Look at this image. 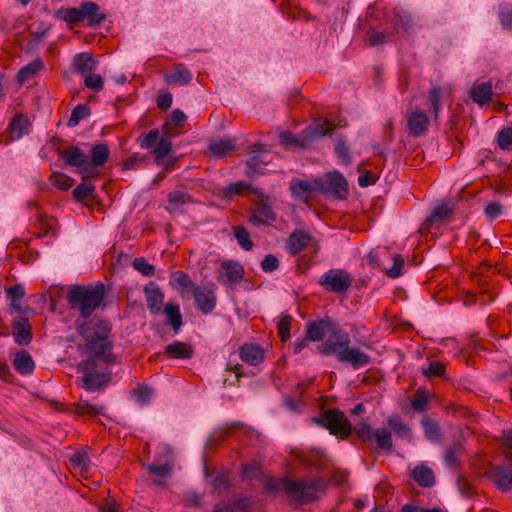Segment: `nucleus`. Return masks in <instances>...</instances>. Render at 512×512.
<instances>
[{"instance_id":"20","label":"nucleus","mask_w":512,"mask_h":512,"mask_svg":"<svg viewBox=\"0 0 512 512\" xmlns=\"http://www.w3.org/2000/svg\"><path fill=\"white\" fill-rule=\"evenodd\" d=\"M208 148L214 157L223 158L235 150L236 144L233 138L224 137L211 141Z\"/></svg>"},{"instance_id":"31","label":"nucleus","mask_w":512,"mask_h":512,"mask_svg":"<svg viewBox=\"0 0 512 512\" xmlns=\"http://www.w3.org/2000/svg\"><path fill=\"white\" fill-rule=\"evenodd\" d=\"M191 80V72L182 65H178L174 72L165 76V81L169 85H185L188 84Z\"/></svg>"},{"instance_id":"35","label":"nucleus","mask_w":512,"mask_h":512,"mask_svg":"<svg viewBox=\"0 0 512 512\" xmlns=\"http://www.w3.org/2000/svg\"><path fill=\"white\" fill-rule=\"evenodd\" d=\"M451 213L452 209L447 205H440L436 207L425 222L426 228L443 224Z\"/></svg>"},{"instance_id":"62","label":"nucleus","mask_w":512,"mask_h":512,"mask_svg":"<svg viewBox=\"0 0 512 512\" xmlns=\"http://www.w3.org/2000/svg\"><path fill=\"white\" fill-rule=\"evenodd\" d=\"M279 267V260L276 256L273 254H268L264 257V259L261 262V268L266 273H271L278 269Z\"/></svg>"},{"instance_id":"22","label":"nucleus","mask_w":512,"mask_h":512,"mask_svg":"<svg viewBox=\"0 0 512 512\" xmlns=\"http://www.w3.org/2000/svg\"><path fill=\"white\" fill-rule=\"evenodd\" d=\"M311 241V235L302 230H295L288 238L287 250L291 255L301 252Z\"/></svg>"},{"instance_id":"52","label":"nucleus","mask_w":512,"mask_h":512,"mask_svg":"<svg viewBox=\"0 0 512 512\" xmlns=\"http://www.w3.org/2000/svg\"><path fill=\"white\" fill-rule=\"evenodd\" d=\"M133 267L144 276H153L155 273L154 266L148 263L143 257L135 258L133 261Z\"/></svg>"},{"instance_id":"54","label":"nucleus","mask_w":512,"mask_h":512,"mask_svg":"<svg viewBox=\"0 0 512 512\" xmlns=\"http://www.w3.org/2000/svg\"><path fill=\"white\" fill-rule=\"evenodd\" d=\"M84 85L86 88L100 91L103 89L104 82L100 75L93 74L92 72L84 76Z\"/></svg>"},{"instance_id":"50","label":"nucleus","mask_w":512,"mask_h":512,"mask_svg":"<svg viewBox=\"0 0 512 512\" xmlns=\"http://www.w3.org/2000/svg\"><path fill=\"white\" fill-rule=\"evenodd\" d=\"M461 450L460 443H454L453 445L446 448L444 452V463L449 467L457 466V454Z\"/></svg>"},{"instance_id":"26","label":"nucleus","mask_w":512,"mask_h":512,"mask_svg":"<svg viewBox=\"0 0 512 512\" xmlns=\"http://www.w3.org/2000/svg\"><path fill=\"white\" fill-rule=\"evenodd\" d=\"M290 190L295 197H304L305 195H308L312 192L319 191L318 180H292L290 182Z\"/></svg>"},{"instance_id":"8","label":"nucleus","mask_w":512,"mask_h":512,"mask_svg":"<svg viewBox=\"0 0 512 512\" xmlns=\"http://www.w3.org/2000/svg\"><path fill=\"white\" fill-rule=\"evenodd\" d=\"M352 276L343 269H330L320 278V285L327 291L344 293L352 285Z\"/></svg>"},{"instance_id":"34","label":"nucleus","mask_w":512,"mask_h":512,"mask_svg":"<svg viewBox=\"0 0 512 512\" xmlns=\"http://www.w3.org/2000/svg\"><path fill=\"white\" fill-rule=\"evenodd\" d=\"M29 121L19 114L16 115L9 124L10 134L13 139H20L24 134L28 133Z\"/></svg>"},{"instance_id":"14","label":"nucleus","mask_w":512,"mask_h":512,"mask_svg":"<svg viewBox=\"0 0 512 512\" xmlns=\"http://www.w3.org/2000/svg\"><path fill=\"white\" fill-rule=\"evenodd\" d=\"M12 329L14 340L18 345H28L32 341L31 325L27 318H15Z\"/></svg>"},{"instance_id":"3","label":"nucleus","mask_w":512,"mask_h":512,"mask_svg":"<svg viewBox=\"0 0 512 512\" xmlns=\"http://www.w3.org/2000/svg\"><path fill=\"white\" fill-rule=\"evenodd\" d=\"M104 298L103 285L96 287L74 285L68 291L67 301L73 310L79 312L83 318L90 317L98 308Z\"/></svg>"},{"instance_id":"9","label":"nucleus","mask_w":512,"mask_h":512,"mask_svg":"<svg viewBox=\"0 0 512 512\" xmlns=\"http://www.w3.org/2000/svg\"><path fill=\"white\" fill-rule=\"evenodd\" d=\"M319 192L345 199L348 194L347 182L338 172L328 173L325 179L318 180Z\"/></svg>"},{"instance_id":"25","label":"nucleus","mask_w":512,"mask_h":512,"mask_svg":"<svg viewBox=\"0 0 512 512\" xmlns=\"http://www.w3.org/2000/svg\"><path fill=\"white\" fill-rule=\"evenodd\" d=\"M411 476L421 487L430 488L435 484L433 471L425 465H417L413 469Z\"/></svg>"},{"instance_id":"17","label":"nucleus","mask_w":512,"mask_h":512,"mask_svg":"<svg viewBox=\"0 0 512 512\" xmlns=\"http://www.w3.org/2000/svg\"><path fill=\"white\" fill-rule=\"evenodd\" d=\"M275 220V213L271 203L261 201L254 209L249 218L250 223L253 225L267 224Z\"/></svg>"},{"instance_id":"21","label":"nucleus","mask_w":512,"mask_h":512,"mask_svg":"<svg viewBox=\"0 0 512 512\" xmlns=\"http://www.w3.org/2000/svg\"><path fill=\"white\" fill-rule=\"evenodd\" d=\"M80 7L83 21L87 20L90 26L99 25L106 18V15L100 12V8L95 2H83Z\"/></svg>"},{"instance_id":"10","label":"nucleus","mask_w":512,"mask_h":512,"mask_svg":"<svg viewBox=\"0 0 512 512\" xmlns=\"http://www.w3.org/2000/svg\"><path fill=\"white\" fill-rule=\"evenodd\" d=\"M244 277L243 266L234 260L223 262L219 268V279L225 285H235Z\"/></svg>"},{"instance_id":"60","label":"nucleus","mask_w":512,"mask_h":512,"mask_svg":"<svg viewBox=\"0 0 512 512\" xmlns=\"http://www.w3.org/2000/svg\"><path fill=\"white\" fill-rule=\"evenodd\" d=\"M428 398L427 394L423 390H417L414 395V399L411 402L412 407L416 411H424L427 407Z\"/></svg>"},{"instance_id":"42","label":"nucleus","mask_w":512,"mask_h":512,"mask_svg":"<svg viewBox=\"0 0 512 512\" xmlns=\"http://www.w3.org/2000/svg\"><path fill=\"white\" fill-rule=\"evenodd\" d=\"M171 137L165 135L158 140L157 145L153 149V154L155 155L156 160L164 159L169 155L172 150V143L169 140Z\"/></svg>"},{"instance_id":"46","label":"nucleus","mask_w":512,"mask_h":512,"mask_svg":"<svg viewBox=\"0 0 512 512\" xmlns=\"http://www.w3.org/2000/svg\"><path fill=\"white\" fill-rule=\"evenodd\" d=\"M497 143L502 150H512V127H506L497 134Z\"/></svg>"},{"instance_id":"40","label":"nucleus","mask_w":512,"mask_h":512,"mask_svg":"<svg viewBox=\"0 0 512 512\" xmlns=\"http://www.w3.org/2000/svg\"><path fill=\"white\" fill-rule=\"evenodd\" d=\"M252 190L251 185L247 184L244 181H238L235 183L229 184L222 191V195L225 198H231L234 195H246L249 194Z\"/></svg>"},{"instance_id":"16","label":"nucleus","mask_w":512,"mask_h":512,"mask_svg":"<svg viewBox=\"0 0 512 512\" xmlns=\"http://www.w3.org/2000/svg\"><path fill=\"white\" fill-rule=\"evenodd\" d=\"M490 477L501 491L507 492L512 489V469L505 466H495L490 470Z\"/></svg>"},{"instance_id":"37","label":"nucleus","mask_w":512,"mask_h":512,"mask_svg":"<svg viewBox=\"0 0 512 512\" xmlns=\"http://www.w3.org/2000/svg\"><path fill=\"white\" fill-rule=\"evenodd\" d=\"M109 157L108 146L104 143L96 144L91 149V161L90 166H102L106 163Z\"/></svg>"},{"instance_id":"7","label":"nucleus","mask_w":512,"mask_h":512,"mask_svg":"<svg viewBox=\"0 0 512 512\" xmlns=\"http://www.w3.org/2000/svg\"><path fill=\"white\" fill-rule=\"evenodd\" d=\"M344 332L339 328L337 322L330 318H324L318 321L310 322L307 325V339L313 342L321 341L323 338L337 341Z\"/></svg>"},{"instance_id":"11","label":"nucleus","mask_w":512,"mask_h":512,"mask_svg":"<svg viewBox=\"0 0 512 512\" xmlns=\"http://www.w3.org/2000/svg\"><path fill=\"white\" fill-rule=\"evenodd\" d=\"M429 119L425 112L416 109L407 116V128L410 135L422 136L428 128Z\"/></svg>"},{"instance_id":"24","label":"nucleus","mask_w":512,"mask_h":512,"mask_svg":"<svg viewBox=\"0 0 512 512\" xmlns=\"http://www.w3.org/2000/svg\"><path fill=\"white\" fill-rule=\"evenodd\" d=\"M74 70L85 76L96 68V61L89 53L76 54L73 60Z\"/></svg>"},{"instance_id":"64","label":"nucleus","mask_w":512,"mask_h":512,"mask_svg":"<svg viewBox=\"0 0 512 512\" xmlns=\"http://www.w3.org/2000/svg\"><path fill=\"white\" fill-rule=\"evenodd\" d=\"M499 15L502 26L507 29H512V7L501 6Z\"/></svg>"},{"instance_id":"61","label":"nucleus","mask_w":512,"mask_h":512,"mask_svg":"<svg viewBox=\"0 0 512 512\" xmlns=\"http://www.w3.org/2000/svg\"><path fill=\"white\" fill-rule=\"evenodd\" d=\"M262 164H264V162L260 159V156H258V155L251 156L247 160V163H246V166H247L246 174H247V176L251 177V176H253L256 173H260V168H261Z\"/></svg>"},{"instance_id":"56","label":"nucleus","mask_w":512,"mask_h":512,"mask_svg":"<svg viewBox=\"0 0 512 512\" xmlns=\"http://www.w3.org/2000/svg\"><path fill=\"white\" fill-rule=\"evenodd\" d=\"M354 431L362 441H370L374 437V431H372L371 426L365 422L357 424Z\"/></svg>"},{"instance_id":"1","label":"nucleus","mask_w":512,"mask_h":512,"mask_svg":"<svg viewBox=\"0 0 512 512\" xmlns=\"http://www.w3.org/2000/svg\"><path fill=\"white\" fill-rule=\"evenodd\" d=\"M79 334L85 344L80 345L82 354L87 359L77 365V371L83 374L82 388L89 392L102 391L111 381V371L108 366L116 362L112 353V342L109 340V327L105 322L93 325H80Z\"/></svg>"},{"instance_id":"45","label":"nucleus","mask_w":512,"mask_h":512,"mask_svg":"<svg viewBox=\"0 0 512 512\" xmlns=\"http://www.w3.org/2000/svg\"><path fill=\"white\" fill-rule=\"evenodd\" d=\"M441 89L439 87H433L429 92L428 104L432 110L434 117L437 119L441 110Z\"/></svg>"},{"instance_id":"48","label":"nucleus","mask_w":512,"mask_h":512,"mask_svg":"<svg viewBox=\"0 0 512 512\" xmlns=\"http://www.w3.org/2000/svg\"><path fill=\"white\" fill-rule=\"evenodd\" d=\"M389 38H390V34L379 32V31L371 28L366 32L365 42L369 46H375V45L382 44V43L388 41Z\"/></svg>"},{"instance_id":"39","label":"nucleus","mask_w":512,"mask_h":512,"mask_svg":"<svg viewBox=\"0 0 512 512\" xmlns=\"http://www.w3.org/2000/svg\"><path fill=\"white\" fill-rule=\"evenodd\" d=\"M76 412L84 416H96L104 413L105 407L94 405L81 398L76 404Z\"/></svg>"},{"instance_id":"36","label":"nucleus","mask_w":512,"mask_h":512,"mask_svg":"<svg viewBox=\"0 0 512 512\" xmlns=\"http://www.w3.org/2000/svg\"><path fill=\"white\" fill-rule=\"evenodd\" d=\"M168 323L172 326L173 330L177 333L182 326V315L179 306L173 303H168L164 310Z\"/></svg>"},{"instance_id":"33","label":"nucleus","mask_w":512,"mask_h":512,"mask_svg":"<svg viewBox=\"0 0 512 512\" xmlns=\"http://www.w3.org/2000/svg\"><path fill=\"white\" fill-rule=\"evenodd\" d=\"M387 424L391 430L400 438L412 440V431L398 416H390L387 419Z\"/></svg>"},{"instance_id":"41","label":"nucleus","mask_w":512,"mask_h":512,"mask_svg":"<svg viewBox=\"0 0 512 512\" xmlns=\"http://www.w3.org/2000/svg\"><path fill=\"white\" fill-rule=\"evenodd\" d=\"M421 424H422L424 434L427 439H429L430 441H433V442H437L440 440V438H441L440 429H439L438 424L435 421L430 420V419H423Z\"/></svg>"},{"instance_id":"30","label":"nucleus","mask_w":512,"mask_h":512,"mask_svg":"<svg viewBox=\"0 0 512 512\" xmlns=\"http://www.w3.org/2000/svg\"><path fill=\"white\" fill-rule=\"evenodd\" d=\"M43 68V61L39 58L34 59L19 70L17 75L18 82L25 83L26 81L32 79Z\"/></svg>"},{"instance_id":"15","label":"nucleus","mask_w":512,"mask_h":512,"mask_svg":"<svg viewBox=\"0 0 512 512\" xmlns=\"http://www.w3.org/2000/svg\"><path fill=\"white\" fill-rule=\"evenodd\" d=\"M192 295L194 296L197 308L202 313H210L215 308L216 297L210 289L198 286L194 289V293Z\"/></svg>"},{"instance_id":"13","label":"nucleus","mask_w":512,"mask_h":512,"mask_svg":"<svg viewBox=\"0 0 512 512\" xmlns=\"http://www.w3.org/2000/svg\"><path fill=\"white\" fill-rule=\"evenodd\" d=\"M66 164L81 171H87L89 168V162L87 155L80 148L71 146L64 150L61 154Z\"/></svg>"},{"instance_id":"4","label":"nucleus","mask_w":512,"mask_h":512,"mask_svg":"<svg viewBox=\"0 0 512 512\" xmlns=\"http://www.w3.org/2000/svg\"><path fill=\"white\" fill-rule=\"evenodd\" d=\"M349 343V337L343 333L337 341L326 339L318 346V351L325 356L335 354L339 362L349 363L353 368L368 365L370 357L358 349L349 347Z\"/></svg>"},{"instance_id":"27","label":"nucleus","mask_w":512,"mask_h":512,"mask_svg":"<svg viewBox=\"0 0 512 512\" xmlns=\"http://www.w3.org/2000/svg\"><path fill=\"white\" fill-rule=\"evenodd\" d=\"M187 117L179 109L172 112L171 116L165 121L163 125V132L168 137H173L178 134L177 128L181 127L186 121Z\"/></svg>"},{"instance_id":"51","label":"nucleus","mask_w":512,"mask_h":512,"mask_svg":"<svg viewBox=\"0 0 512 512\" xmlns=\"http://www.w3.org/2000/svg\"><path fill=\"white\" fill-rule=\"evenodd\" d=\"M159 140V132L158 130H150L146 134H142L138 138V142L140 146L144 149H151L155 147V144Z\"/></svg>"},{"instance_id":"44","label":"nucleus","mask_w":512,"mask_h":512,"mask_svg":"<svg viewBox=\"0 0 512 512\" xmlns=\"http://www.w3.org/2000/svg\"><path fill=\"white\" fill-rule=\"evenodd\" d=\"M234 236L238 244L246 251H249L253 247V242L250 239V234L247 229L243 226L234 227Z\"/></svg>"},{"instance_id":"53","label":"nucleus","mask_w":512,"mask_h":512,"mask_svg":"<svg viewBox=\"0 0 512 512\" xmlns=\"http://www.w3.org/2000/svg\"><path fill=\"white\" fill-rule=\"evenodd\" d=\"M50 181L62 191H66L72 186V179L62 173H53L50 177Z\"/></svg>"},{"instance_id":"63","label":"nucleus","mask_w":512,"mask_h":512,"mask_svg":"<svg viewBox=\"0 0 512 512\" xmlns=\"http://www.w3.org/2000/svg\"><path fill=\"white\" fill-rule=\"evenodd\" d=\"M10 302L20 301L25 296V289L22 285L16 284L6 290Z\"/></svg>"},{"instance_id":"55","label":"nucleus","mask_w":512,"mask_h":512,"mask_svg":"<svg viewBox=\"0 0 512 512\" xmlns=\"http://www.w3.org/2000/svg\"><path fill=\"white\" fill-rule=\"evenodd\" d=\"M291 322H292V317L289 315L282 316L278 322V334H279L282 342L287 341L290 337Z\"/></svg>"},{"instance_id":"23","label":"nucleus","mask_w":512,"mask_h":512,"mask_svg":"<svg viewBox=\"0 0 512 512\" xmlns=\"http://www.w3.org/2000/svg\"><path fill=\"white\" fill-rule=\"evenodd\" d=\"M492 95V84L490 82L477 84L470 91L471 99L480 106L490 102Z\"/></svg>"},{"instance_id":"28","label":"nucleus","mask_w":512,"mask_h":512,"mask_svg":"<svg viewBox=\"0 0 512 512\" xmlns=\"http://www.w3.org/2000/svg\"><path fill=\"white\" fill-rule=\"evenodd\" d=\"M13 366L18 373L28 375L33 372L35 363L28 352L21 351L15 355Z\"/></svg>"},{"instance_id":"29","label":"nucleus","mask_w":512,"mask_h":512,"mask_svg":"<svg viewBox=\"0 0 512 512\" xmlns=\"http://www.w3.org/2000/svg\"><path fill=\"white\" fill-rule=\"evenodd\" d=\"M192 196L183 191H172L168 194V203L166 209L169 213L179 210L186 203L192 202Z\"/></svg>"},{"instance_id":"19","label":"nucleus","mask_w":512,"mask_h":512,"mask_svg":"<svg viewBox=\"0 0 512 512\" xmlns=\"http://www.w3.org/2000/svg\"><path fill=\"white\" fill-rule=\"evenodd\" d=\"M239 356L249 365H258L264 360V351L256 344H244L239 349Z\"/></svg>"},{"instance_id":"49","label":"nucleus","mask_w":512,"mask_h":512,"mask_svg":"<svg viewBox=\"0 0 512 512\" xmlns=\"http://www.w3.org/2000/svg\"><path fill=\"white\" fill-rule=\"evenodd\" d=\"M59 15L61 19L71 24L83 21L81 7L67 8L65 10L59 11Z\"/></svg>"},{"instance_id":"58","label":"nucleus","mask_w":512,"mask_h":512,"mask_svg":"<svg viewBox=\"0 0 512 512\" xmlns=\"http://www.w3.org/2000/svg\"><path fill=\"white\" fill-rule=\"evenodd\" d=\"M404 260L401 255L393 256V266L386 270V275L390 278H397L402 274Z\"/></svg>"},{"instance_id":"18","label":"nucleus","mask_w":512,"mask_h":512,"mask_svg":"<svg viewBox=\"0 0 512 512\" xmlns=\"http://www.w3.org/2000/svg\"><path fill=\"white\" fill-rule=\"evenodd\" d=\"M171 279L172 283L176 286L183 298L190 297L194 293V289L198 287L191 280L190 276L185 272H173Z\"/></svg>"},{"instance_id":"59","label":"nucleus","mask_w":512,"mask_h":512,"mask_svg":"<svg viewBox=\"0 0 512 512\" xmlns=\"http://www.w3.org/2000/svg\"><path fill=\"white\" fill-rule=\"evenodd\" d=\"M335 152L338 158L342 161V163H344L345 165H349L351 163L349 149L342 139H338L336 141Z\"/></svg>"},{"instance_id":"57","label":"nucleus","mask_w":512,"mask_h":512,"mask_svg":"<svg viewBox=\"0 0 512 512\" xmlns=\"http://www.w3.org/2000/svg\"><path fill=\"white\" fill-rule=\"evenodd\" d=\"M95 187L88 183H81L73 190V196L77 201L88 198L92 195Z\"/></svg>"},{"instance_id":"43","label":"nucleus","mask_w":512,"mask_h":512,"mask_svg":"<svg viewBox=\"0 0 512 512\" xmlns=\"http://www.w3.org/2000/svg\"><path fill=\"white\" fill-rule=\"evenodd\" d=\"M90 115L89 107L85 104L77 105L71 113V116L68 120L67 125L69 127H75L79 124V122Z\"/></svg>"},{"instance_id":"12","label":"nucleus","mask_w":512,"mask_h":512,"mask_svg":"<svg viewBox=\"0 0 512 512\" xmlns=\"http://www.w3.org/2000/svg\"><path fill=\"white\" fill-rule=\"evenodd\" d=\"M145 300L147 308L151 314L155 315L161 311L164 301V294L161 289L154 283H149L144 288Z\"/></svg>"},{"instance_id":"5","label":"nucleus","mask_w":512,"mask_h":512,"mask_svg":"<svg viewBox=\"0 0 512 512\" xmlns=\"http://www.w3.org/2000/svg\"><path fill=\"white\" fill-rule=\"evenodd\" d=\"M334 128V123L329 120L317 121L309 125L301 133L300 137L294 136L291 132L283 131L279 134V140L285 147L305 148L325 135L330 134Z\"/></svg>"},{"instance_id":"38","label":"nucleus","mask_w":512,"mask_h":512,"mask_svg":"<svg viewBox=\"0 0 512 512\" xmlns=\"http://www.w3.org/2000/svg\"><path fill=\"white\" fill-rule=\"evenodd\" d=\"M378 448L386 451H392V434L388 428L381 427L374 431V437Z\"/></svg>"},{"instance_id":"47","label":"nucleus","mask_w":512,"mask_h":512,"mask_svg":"<svg viewBox=\"0 0 512 512\" xmlns=\"http://www.w3.org/2000/svg\"><path fill=\"white\" fill-rule=\"evenodd\" d=\"M146 469L151 474H154L160 478H165L172 474L173 464L171 462H166L161 465H156V464L152 463V464L146 465Z\"/></svg>"},{"instance_id":"32","label":"nucleus","mask_w":512,"mask_h":512,"mask_svg":"<svg viewBox=\"0 0 512 512\" xmlns=\"http://www.w3.org/2000/svg\"><path fill=\"white\" fill-rule=\"evenodd\" d=\"M165 352L178 359H190L193 356L192 348L188 344L179 341L167 345Z\"/></svg>"},{"instance_id":"6","label":"nucleus","mask_w":512,"mask_h":512,"mask_svg":"<svg viewBox=\"0 0 512 512\" xmlns=\"http://www.w3.org/2000/svg\"><path fill=\"white\" fill-rule=\"evenodd\" d=\"M312 421L340 439L348 438L352 431L347 417L338 409H328L319 417L312 418Z\"/></svg>"},{"instance_id":"2","label":"nucleus","mask_w":512,"mask_h":512,"mask_svg":"<svg viewBox=\"0 0 512 512\" xmlns=\"http://www.w3.org/2000/svg\"><path fill=\"white\" fill-rule=\"evenodd\" d=\"M264 486L270 492L283 490L292 499L303 503L318 499L326 490L323 479L294 481L288 478L266 477Z\"/></svg>"}]
</instances>
